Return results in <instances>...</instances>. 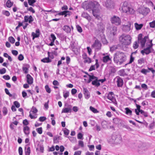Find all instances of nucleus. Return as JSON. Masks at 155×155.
<instances>
[{"mask_svg":"<svg viewBox=\"0 0 155 155\" xmlns=\"http://www.w3.org/2000/svg\"><path fill=\"white\" fill-rule=\"evenodd\" d=\"M131 37L128 35L122 34L119 37V40L122 47H125L131 42Z\"/></svg>","mask_w":155,"mask_h":155,"instance_id":"f257e3e1","label":"nucleus"},{"mask_svg":"<svg viewBox=\"0 0 155 155\" xmlns=\"http://www.w3.org/2000/svg\"><path fill=\"white\" fill-rule=\"evenodd\" d=\"M121 10L123 13L128 15L133 14L134 12V10L133 8L130 7L128 2L127 1H125L123 3Z\"/></svg>","mask_w":155,"mask_h":155,"instance_id":"f03ea898","label":"nucleus"},{"mask_svg":"<svg viewBox=\"0 0 155 155\" xmlns=\"http://www.w3.org/2000/svg\"><path fill=\"white\" fill-rule=\"evenodd\" d=\"M99 4L97 1H91L89 2L86 6L87 9H90L92 10L99 8Z\"/></svg>","mask_w":155,"mask_h":155,"instance_id":"7ed1b4c3","label":"nucleus"},{"mask_svg":"<svg viewBox=\"0 0 155 155\" xmlns=\"http://www.w3.org/2000/svg\"><path fill=\"white\" fill-rule=\"evenodd\" d=\"M104 5L107 8L110 9L113 8L114 6V3L112 0H105L103 3Z\"/></svg>","mask_w":155,"mask_h":155,"instance_id":"20e7f679","label":"nucleus"},{"mask_svg":"<svg viewBox=\"0 0 155 155\" xmlns=\"http://www.w3.org/2000/svg\"><path fill=\"white\" fill-rule=\"evenodd\" d=\"M101 46L102 45L100 41L98 39H96L92 46L97 51L101 49Z\"/></svg>","mask_w":155,"mask_h":155,"instance_id":"39448f33","label":"nucleus"},{"mask_svg":"<svg viewBox=\"0 0 155 155\" xmlns=\"http://www.w3.org/2000/svg\"><path fill=\"white\" fill-rule=\"evenodd\" d=\"M64 107L62 110L61 113H71L72 112V106L69 105L67 103L65 104L64 107Z\"/></svg>","mask_w":155,"mask_h":155,"instance_id":"423d86ee","label":"nucleus"},{"mask_svg":"<svg viewBox=\"0 0 155 155\" xmlns=\"http://www.w3.org/2000/svg\"><path fill=\"white\" fill-rule=\"evenodd\" d=\"M114 94L113 92H110L108 94H105L104 99H105L106 98H107L112 101L115 100L116 102V99L114 98Z\"/></svg>","mask_w":155,"mask_h":155,"instance_id":"0eeeda50","label":"nucleus"},{"mask_svg":"<svg viewBox=\"0 0 155 155\" xmlns=\"http://www.w3.org/2000/svg\"><path fill=\"white\" fill-rule=\"evenodd\" d=\"M118 56L120 58V60L119 61L117 62V63H119L120 64H121L122 63L126 60V56L122 52L118 54Z\"/></svg>","mask_w":155,"mask_h":155,"instance_id":"6e6552de","label":"nucleus"},{"mask_svg":"<svg viewBox=\"0 0 155 155\" xmlns=\"http://www.w3.org/2000/svg\"><path fill=\"white\" fill-rule=\"evenodd\" d=\"M153 49H151L148 47H147L146 48L141 50V53L143 55H144V54H148L150 53L153 52Z\"/></svg>","mask_w":155,"mask_h":155,"instance_id":"1a4fd4ad","label":"nucleus"},{"mask_svg":"<svg viewBox=\"0 0 155 155\" xmlns=\"http://www.w3.org/2000/svg\"><path fill=\"white\" fill-rule=\"evenodd\" d=\"M38 110L35 107H33L31 110L29 112V117L31 119H35L37 118V116L36 115L35 116H33L31 114V112H32L34 114L38 112Z\"/></svg>","mask_w":155,"mask_h":155,"instance_id":"9d476101","label":"nucleus"},{"mask_svg":"<svg viewBox=\"0 0 155 155\" xmlns=\"http://www.w3.org/2000/svg\"><path fill=\"white\" fill-rule=\"evenodd\" d=\"M131 24L129 21L128 22L127 25H124L123 26L122 30L126 32H127L130 30Z\"/></svg>","mask_w":155,"mask_h":155,"instance_id":"9b49d317","label":"nucleus"},{"mask_svg":"<svg viewBox=\"0 0 155 155\" xmlns=\"http://www.w3.org/2000/svg\"><path fill=\"white\" fill-rule=\"evenodd\" d=\"M150 71H151L153 74L155 72V71L152 68H148V69H143L141 71V72L146 75L147 73L149 72Z\"/></svg>","mask_w":155,"mask_h":155,"instance_id":"f8f14e48","label":"nucleus"},{"mask_svg":"<svg viewBox=\"0 0 155 155\" xmlns=\"http://www.w3.org/2000/svg\"><path fill=\"white\" fill-rule=\"evenodd\" d=\"M34 20V18L31 15H25L24 16V22H28L29 23H31Z\"/></svg>","mask_w":155,"mask_h":155,"instance_id":"ddd939ff","label":"nucleus"},{"mask_svg":"<svg viewBox=\"0 0 155 155\" xmlns=\"http://www.w3.org/2000/svg\"><path fill=\"white\" fill-rule=\"evenodd\" d=\"M93 16L96 18H99L100 16V10L99 8L92 11Z\"/></svg>","mask_w":155,"mask_h":155,"instance_id":"4468645a","label":"nucleus"},{"mask_svg":"<svg viewBox=\"0 0 155 155\" xmlns=\"http://www.w3.org/2000/svg\"><path fill=\"white\" fill-rule=\"evenodd\" d=\"M40 35V32L39 29L37 28L35 31V33L32 32L31 33V35L32 36V39L33 40L35 38L39 37Z\"/></svg>","mask_w":155,"mask_h":155,"instance_id":"2eb2a0df","label":"nucleus"},{"mask_svg":"<svg viewBox=\"0 0 155 155\" xmlns=\"http://www.w3.org/2000/svg\"><path fill=\"white\" fill-rule=\"evenodd\" d=\"M149 9L147 8H143L140 9L139 10V13L144 15H147L149 12Z\"/></svg>","mask_w":155,"mask_h":155,"instance_id":"dca6fc26","label":"nucleus"},{"mask_svg":"<svg viewBox=\"0 0 155 155\" xmlns=\"http://www.w3.org/2000/svg\"><path fill=\"white\" fill-rule=\"evenodd\" d=\"M41 153H43L44 151V147L42 143H39L37 145V147L36 148L37 151L39 150Z\"/></svg>","mask_w":155,"mask_h":155,"instance_id":"f3484780","label":"nucleus"},{"mask_svg":"<svg viewBox=\"0 0 155 155\" xmlns=\"http://www.w3.org/2000/svg\"><path fill=\"white\" fill-rule=\"evenodd\" d=\"M97 30L99 32L103 33L104 30V28L101 23H99L97 25Z\"/></svg>","mask_w":155,"mask_h":155,"instance_id":"a211bd4d","label":"nucleus"},{"mask_svg":"<svg viewBox=\"0 0 155 155\" xmlns=\"http://www.w3.org/2000/svg\"><path fill=\"white\" fill-rule=\"evenodd\" d=\"M30 67V66L28 64H26L24 65V66L22 67V70L24 73L26 74L28 73Z\"/></svg>","mask_w":155,"mask_h":155,"instance_id":"6ab92c4d","label":"nucleus"},{"mask_svg":"<svg viewBox=\"0 0 155 155\" xmlns=\"http://www.w3.org/2000/svg\"><path fill=\"white\" fill-rule=\"evenodd\" d=\"M27 81L28 83L29 84H31L33 83V78L29 74L26 75Z\"/></svg>","mask_w":155,"mask_h":155,"instance_id":"aec40b11","label":"nucleus"},{"mask_svg":"<svg viewBox=\"0 0 155 155\" xmlns=\"http://www.w3.org/2000/svg\"><path fill=\"white\" fill-rule=\"evenodd\" d=\"M83 92L85 98L88 99L90 97V94L88 90L86 88H84Z\"/></svg>","mask_w":155,"mask_h":155,"instance_id":"412c9836","label":"nucleus"},{"mask_svg":"<svg viewBox=\"0 0 155 155\" xmlns=\"http://www.w3.org/2000/svg\"><path fill=\"white\" fill-rule=\"evenodd\" d=\"M30 128L28 126H25L24 127L23 131L24 134L27 135H28L30 134Z\"/></svg>","mask_w":155,"mask_h":155,"instance_id":"4be33fe9","label":"nucleus"},{"mask_svg":"<svg viewBox=\"0 0 155 155\" xmlns=\"http://www.w3.org/2000/svg\"><path fill=\"white\" fill-rule=\"evenodd\" d=\"M81 16L87 19L89 21H90L91 18L89 15L87 13L85 12H84L82 14Z\"/></svg>","mask_w":155,"mask_h":155,"instance_id":"5701e85b","label":"nucleus"},{"mask_svg":"<svg viewBox=\"0 0 155 155\" xmlns=\"http://www.w3.org/2000/svg\"><path fill=\"white\" fill-rule=\"evenodd\" d=\"M148 38V37L147 36H145L143 38L141 39L139 41V42H138L139 43H140L141 46L142 47H144L146 40Z\"/></svg>","mask_w":155,"mask_h":155,"instance_id":"b1692460","label":"nucleus"},{"mask_svg":"<svg viewBox=\"0 0 155 155\" xmlns=\"http://www.w3.org/2000/svg\"><path fill=\"white\" fill-rule=\"evenodd\" d=\"M25 155H30L31 152L30 148L27 145H25Z\"/></svg>","mask_w":155,"mask_h":155,"instance_id":"393cba45","label":"nucleus"},{"mask_svg":"<svg viewBox=\"0 0 155 155\" xmlns=\"http://www.w3.org/2000/svg\"><path fill=\"white\" fill-rule=\"evenodd\" d=\"M92 84L93 85H94L97 87H98L100 85V84L99 82L98 78L92 81Z\"/></svg>","mask_w":155,"mask_h":155,"instance_id":"a878e982","label":"nucleus"},{"mask_svg":"<svg viewBox=\"0 0 155 155\" xmlns=\"http://www.w3.org/2000/svg\"><path fill=\"white\" fill-rule=\"evenodd\" d=\"M117 86L118 87H121L123 84V80L120 78V77H117Z\"/></svg>","mask_w":155,"mask_h":155,"instance_id":"bb28decb","label":"nucleus"},{"mask_svg":"<svg viewBox=\"0 0 155 155\" xmlns=\"http://www.w3.org/2000/svg\"><path fill=\"white\" fill-rule=\"evenodd\" d=\"M63 29L67 33H70L71 31V28L68 25H64L63 27Z\"/></svg>","mask_w":155,"mask_h":155,"instance_id":"cd10ccee","label":"nucleus"},{"mask_svg":"<svg viewBox=\"0 0 155 155\" xmlns=\"http://www.w3.org/2000/svg\"><path fill=\"white\" fill-rule=\"evenodd\" d=\"M41 61L44 63H50L51 62V60L49 59V57L45 58L41 60Z\"/></svg>","mask_w":155,"mask_h":155,"instance_id":"c85d7f7f","label":"nucleus"},{"mask_svg":"<svg viewBox=\"0 0 155 155\" xmlns=\"http://www.w3.org/2000/svg\"><path fill=\"white\" fill-rule=\"evenodd\" d=\"M134 26L137 30H140L142 28L143 26V25L142 24L139 25L136 23H135Z\"/></svg>","mask_w":155,"mask_h":155,"instance_id":"c756f323","label":"nucleus"},{"mask_svg":"<svg viewBox=\"0 0 155 155\" xmlns=\"http://www.w3.org/2000/svg\"><path fill=\"white\" fill-rule=\"evenodd\" d=\"M57 37L61 39H64L66 37L62 33H56Z\"/></svg>","mask_w":155,"mask_h":155,"instance_id":"7c9ffc66","label":"nucleus"},{"mask_svg":"<svg viewBox=\"0 0 155 155\" xmlns=\"http://www.w3.org/2000/svg\"><path fill=\"white\" fill-rule=\"evenodd\" d=\"M60 136H54L53 138L54 143H59L58 140H61Z\"/></svg>","mask_w":155,"mask_h":155,"instance_id":"2f4dec72","label":"nucleus"},{"mask_svg":"<svg viewBox=\"0 0 155 155\" xmlns=\"http://www.w3.org/2000/svg\"><path fill=\"white\" fill-rule=\"evenodd\" d=\"M7 7L8 8H11L13 5V2H12L10 0H8L6 3Z\"/></svg>","mask_w":155,"mask_h":155,"instance_id":"473e14b6","label":"nucleus"},{"mask_svg":"<svg viewBox=\"0 0 155 155\" xmlns=\"http://www.w3.org/2000/svg\"><path fill=\"white\" fill-rule=\"evenodd\" d=\"M110 33L111 35H115L116 34V27H113L112 29L110 31Z\"/></svg>","mask_w":155,"mask_h":155,"instance_id":"72a5a7b5","label":"nucleus"},{"mask_svg":"<svg viewBox=\"0 0 155 155\" xmlns=\"http://www.w3.org/2000/svg\"><path fill=\"white\" fill-rule=\"evenodd\" d=\"M110 21L112 24H114L116 23V16L114 15L113 17L111 18Z\"/></svg>","mask_w":155,"mask_h":155,"instance_id":"f704fd0d","label":"nucleus"},{"mask_svg":"<svg viewBox=\"0 0 155 155\" xmlns=\"http://www.w3.org/2000/svg\"><path fill=\"white\" fill-rule=\"evenodd\" d=\"M102 42L103 44L107 45L108 43L107 41L105 38V36L104 35L102 37L101 39Z\"/></svg>","mask_w":155,"mask_h":155,"instance_id":"c9c22d12","label":"nucleus"},{"mask_svg":"<svg viewBox=\"0 0 155 155\" xmlns=\"http://www.w3.org/2000/svg\"><path fill=\"white\" fill-rule=\"evenodd\" d=\"M66 12H69V11H64L61 12L58 14H56L55 15V16H56L57 15H65V13Z\"/></svg>","mask_w":155,"mask_h":155,"instance_id":"e433bc0d","label":"nucleus"},{"mask_svg":"<svg viewBox=\"0 0 155 155\" xmlns=\"http://www.w3.org/2000/svg\"><path fill=\"white\" fill-rule=\"evenodd\" d=\"M125 109L126 110L125 113L127 114L132 115V111L128 107L125 108Z\"/></svg>","mask_w":155,"mask_h":155,"instance_id":"4c0bfd02","label":"nucleus"},{"mask_svg":"<svg viewBox=\"0 0 155 155\" xmlns=\"http://www.w3.org/2000/svg\"><path fill=\"white\" fill-rule=\"evenodd\" d=\"M110 59V58L108 56H106L103 57V61L104 62H107L108 61H109Z\"/></svg>","mask_w":155,"mask_h":155,"instance_id":"58836bf2","label":"nucleus"},{"mask_svg":"<svg viewBox=\"0 0 155 155\" xmlns=\"http://www.w3.org/2000/svg\"><path fill=\"white\" fill-rule=\"evenodd\" d=\"M8 41L12 44L14 43L15 41V40L12 36H10L8 38Z\"/></svg>","mask_w":155,"mask_h":155,"instance_id":"ea45409f","label":"nucleus"},{"mask_svg":"<svg viewBox=\"0 0 155 155\" xmlns=\"http://www.w3.org/2000/svg\"><path fill=\"white\" fill-rule=\"evenodd\" d=\"M90 109L91 111L94 113H96L98 112V111L96 109L92 106H90Z\"/></svg>","mask_w":155,"mask_h":155,"instance_id":"a19ab883","label":"nucleus"},{"mask_svg":"<svg viewBox=\"0 0 155 155\" xmlns=\"http://www.w3.org/2000/svg\"><path fill=\"white\" fill-rule=\"evenodd\" d=\"M49 38L50 41H54L56 39V37L54 35L53 33L51 34L50 37Z\"/></svg>","mask_w":155,"mask_h":155,"instance_id":"79ce46f5","label":"nucleus"},{"mask_svg":"<svg viewBox=\"0 0 155 155\" xmlns=\"http://www.w3.org/2000/svg\"><path fill=\"white\" fill-rule=\"evenodd\" d=\"M28 2L30 5L33 6L34 4L36 2V0H28Z\"/></svg>","mask_w":155,"mask_h":155,"instance_id":"37998d69","label":"nucleus"},{"mask_svg":"<svg viewBox=\"0 0 155 155\" xmlns=\"http://www.w3.org/2000/svg\"><path fill=\"white\" fill-rule=\"evenodd\" d=\"M45 89L47 92L50 93L51 92V88L49 87L48 85H46L45 86Z\"/></svg>","mask_w":155,"mask_h":155,"instance_id":"c03bdc74","label":"nucleus"},{"mask_svg":"<svg viewBox=\"0 0 155 155\" xmlns=\"http://www.w3.org/2000/svg\"><path fill=\"white\" fill-rule=\"evenodd\" d=\"M3 114L4 116L6 115L8 113V110L6 107H4L2 110Z\"/></svg>","mask_w":155,"mask_h":155,"instance_id":"a18cd8bd","label":"nucleus"},{"mask_svg":"<svg viewBox=\"0 0 155 155\" xmlns=\"http://www.w3.org/2000/svg\"><path fill=\"white\" fill-rule=\"evenodd\" d=\"M86 74L89 77V78H90L91 81H92V80H95L97 78V77L93 75H89L87 73H86Z\"/></svg>","mask_w":155,"mask_h":155,"instance_id":"49530a36","label":"nucleus"},{"mask_svg":"<svg viewBox=\"0 0 155 155\" xmlns=\"http://www.w3.org/2000/svg\"><path fill=\"white\" fill-rule=\"evenodd\" d=\"M2 13L3 14L7 17L9 16L10 15V13L8 11L6 10L2 11Z\"/></svg>","mask_w":155,"mask_h":155,"instance_id":"de8ad7c7","label":"nucleus"},{"mask_svg":"<svg viewBox=\"0 0 155 155\" xmlns=\"http://www.w3.org/2000/svg\"><path fill=\"white\" fill-rule=\"evenodd\" d=\"M64 134L66 136H68L69 133L70 131L69 130L65 128L63 130Z\"/></svg>","mask_w":155,"mask_h":155,"instance_id":"09e8293b","label":"nucleus"},{"mask_svg":"<svg viewBox=\"0 0 155 155\" xmlns=\"http://www.w3.org/2000/svg\"><path fill=\"white\" fill-rule=\"evenodd\" d=\"M36 130L39 134H41L42 133V128L41 127L37 128L36 129Z\"/></svg>","mask_w":155,"mask_h":155,"instance_id":"8fccbe9b","label":"nucleus"},{"mask_svg":"<svg viewBox=\"0 0 155 155\" xmlns=\"http://www.w3.org/2000/svg\"><path fill=\"white\" fill-rule=\"evenodd\" d=\"M76 28L77 30V31L78 32L80 33H81L82 31V29L81 27L78 25L76 26Z\"/></svg>","mask_w":155,"mask_h":155,"instance_id":"3c124183","label":"nucleus"},{"mask_svg":"<svg viewBox=\"0 0 155 155\" xmlns=\"http://www.w3.org/2000/svg\"><path fill=\"white\" fill-rule=\"evenodd\" d=\"M84 63H90L91 62V58L87 57V59H85L84 61Z\"/></svg>","mask_w":155,"mask_h":155,"instance_id":"603ef678","label":"nucleus"},{"mask_svg":"<svg viewBox=\"0 0 155 155\" xmlns=\"http://www.w3.org/2000/svg\"><path fill=\"white\" fill-rule=\"evenodd\" d=\"M69 95V92L68 91H67L65 93L63 92V97L65 99L68 97Z\"/></svg>","mask_w":155,"mask_h":155,"instance_id":"864d4df0","label":"nucleus"},{"mask_svg":"<svg viewBox=\"0 0 155 155\" xmlns=\"http://www.w3.org/2000/svg\"><path fill=\"white\" fill-rule=\"evenodd\" d=\"M24 59L23 55L21 54H20L18 57V59L20 61H22Z\"/></svg>","mask_w":155,"mask_h":155,"instance_id":"5fc2aeb1","label":"nucleus"},{"mask_svg":"<svg viewBox=\"0 0 155 155\" xmlns=\"http://www.w3.org/2000/svg\"><path fill=\"white\" fill-rule=\"evenodd\" d=\"M6 72V70L5 68H3L1 69H0V74H5Z\"/></svg>","mask_w":155,"mask_h":155,"instance_id":"6e6d98bb","label":"nucleus"},{"mask_svg":"<svg viewBox=\"0 0 155 155\" xmlns=\"http://www.w3.org/2000/svg\"><path fill=\"white\" fill-rule=\"evenodd\" d=\"M124 69H122L118 71V74L120 76H124Z\"/></svg>","mask_w":155,"mask_h":155,"instance_id":"4d7b16f0","label":"nucleus"},{"mask_svg":"<svg viewBox=\"0 0 155 155\" xmlns=\"http://www.w3.org/2000/svg\"><path fill=\"white\" fill-rule=\"evenodd\" d=\"M3 78L6 80H8L10 79V77L8 75H5L2 77Z\"/></svg>","mask_w":155,"mask_h":155,"instance_id":"13d9d810","label":"nucleus"},{"mask_svg":"<svg viewBox=\"0 0 155 155\" xmlns=\"http://www.w3.org/2000/svg\"><path fill=\"white\" fill-rule=\"evenodd\" d=\"M88 147L89 148L90 151H94V146L93 145H88Z\"/></svg>","mask_w":155,"mask_h":155,"instance_id":"bf43d9fd","label":"nucleus"},{"mask_svg":"<svg viewBox=\"0 0 155 155\" xmlns=\"http://www.w3.org/2000/svg\"><path fill=\"white\" fill-rule=\"evenodd\" d=\"M95 64L91 65L88 70L89 71H90L95 70Z\"/></svg>","mask_w":155,"mask_h":155,"instance_id":"052dcab7","label":"nucleus"},{"mask_svg":"<svg viewBox=\"0 0 155 155\" xmlns=\"http://www.w3.org/2000/svg\"><path fill=\"white\" fill-rule=\"evenodd\" d=\"M116 49V46L114 45L112 47H110V51L111 52H113Z\"/></svg>","mask_w":155,"mask_h":155,"instance_id":"680f3d73","label":"nucleus"},{"mask_svg":"<svg viewBox=\"0 0 155 155\" xmlns=\"http://www.w3.org/2000/svg\"><path fill=\"white\" fill-rule=\"evenodd\" d=\"M14 104L17 108H19L20 106V104L17 101H15L14 102Z\"/></svg>","mask_w":155,"mask_h":155,"instance_id":"e2e57ef3","label":"nucleus"},{"mask_svg":"<svg viewBox=\"0 0 155 155\" xmlns=\"http://www.w3.org/2000/svg\"><path fill=\"white\" fill-rule=\"evenodd\" d=\"M46 119V118L45 117H39V120L41 122H43Z\"/></svg>","mask_w":155,"mask_h":155,"instance_id":"0e129e2a","label":"nucleus"},{"mask_svg":"<svg viewBox=\"0 0 155 155\" xmlns=\"http://www.w3.org/2000/svg\"><path fill=\"white\" fill-rule=\"evenodd\" d=\"M12 53L15 56H16L18 54V51L16 50H12Z\"/></svg>","mask_w":155,"mask_h":155,"instance_id":"69168bd1","label":"nucleus"},{"mask_svg":"<svg viewBox=\"0 0 155 155\" xmlns=\"http://www.w3.org/2000/svg\"><path fill=\"white\" fill-rule=\"evenodd\" d=\"M83 135L80 133H79L77 135V137L78 139H82Z\"/></svg>","mask_w":155,"mask_h":155,"instance_id":"338daca9","label":"nucleus"},{"mask_svg":"<svg viewBox=\"0 0 155 155\" xmlns=\"http://www.w3.org/2000/svg\"><path fill=\"white\" fill-rule=\"evenodd\" d=\"M150 25L151 27L153 28H154L155 26V21H154L152 22H150Z\"/></svg>","mask_w":155,"mask_h":155,"instance_id":"774afa93","label":"nucleus"}]
</instances>
